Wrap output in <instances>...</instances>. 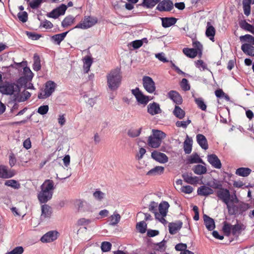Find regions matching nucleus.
Returning a JSON list of instances; mask_svg holds the SVG:
<instances>
[{
  "instance_id": "1",
  "label": "nucleus",
  "mask_w": 254,
  "mask_h": 254,
  "mask_svg": "<svg viewBox=\"0 0 254 254\" xmlns=\"http://www.w3.org/2000/svg\"><path fill=\"white\" fill-rule=\"evenodd\" d=\"M41 191L38 193L37 197L41 203H45L50 200L55 189L53 180H46L40 187Z\"/></svg>"
},
{
  "instance_id": "2",
  "label": "nucleus",
  "mask_w": 254,
  "mask_h": 254,
  "mask_svg": "<svg viewBox=\"0 0 254 254\" xmlns=\"http://www.w3.org/2000/svg\"><path fill=\"white\" fill-rule=\"evenodd\" d=\"M245 229L244 225L238 223L232 225L227 222H224L222 227L223 232L225 236H229L232 233V235L236 238H238L242 231Z\"/></svg>"
},
{
  "instance_id": "3",
  "label": "nucleus",
  "mask_w": 254,
  "mask_h": 254,
  "mask_svg": "<svg viewBox=\"0 0 254 254\" xmlns=\"http://www.w3.org/2000/svg\"><path fill=\"white\" fill-rule=\"evenodd\" d=\"M107 85L111 91H115L120 87L122 76L119 70H112L107 76Z\"/></svg>"
},
{
  "instance_id": "4",
  "label": "nucleus",
  "mask_w": 254,
  "mask_h": 254,
  "mask_svg": "<svg viewBox=\"0 0 254 254\" xmlns=\"http://www.w3.org/2000/svg\"><path fill=\"white\" fill-rule=\"evenodd\" d=\"M152 134L148 137L147 144L152 147H159L162 140L166 137V134L162 131L158 129H152Z\"/></svg>"
},
{
  "instance_id": "5",
  "label": "nucleus",
  "mask_w": 254,
  "mask_h": 254,
  "mask_svg": "<svg viewBox=\"0 0 254 254\" xmlns=\"http://www.w3.org/2000/svg\"><path fill=\"white\" fill-rule=\"evenodd\" d=\"M216 195L220 200H222L226 205V206L230 202L237 203L239 201L236 195H235L234 197L231 195L229 190L226 188H222L220 190L216 191Z\"/></svg>"
},
{
  "instance_id": "6",
  "label": "nucleus",
  "mask_w": 254,
  "mask_h": 254,
  "mask_svg": "<svg viewBox=\"0 0 254 254\" xmlns=\"http://www.w3.org/2000/svg\"><path fill=\"white\" fill-rule=\"evenodd\" d=\"M250 208L248 203L241 202L238 204L227 205V208L230 215H243L244 212Z\"/></svg>"
},
{
  "instance_id": "7",
  "label": "nucleus",
  "mask_w": 254,
  "mask_h": 254,
  "mask_svg": "<svg viewBox=\"0 0 254 254\" xmlns=\"http://www.w3.org/2000/svg\"><path fill=\"white\" fill-rule=\"evenodd\" d=\"M20 87L14 83L5 82L0 84V92L4 95H12L14 92L19 91Z\"/></svg>"
},
{
  "instance_id": "8",
  "label": "nucleus",
  "mask_w": 254,
  "mask_h": 254,
  "mask_svg": "<svg viewBox=\"0 0 254 254\" xmlns=\"http://www.w3.org/2000/svg\"><path fill=\"white\" fill-rule=\"evenodd\" d=\"M97 22L96 18H93L90 16H85L80 23L77 24L74 28H78L82 29H88Z\"/></svg>"
},
{
  "instance_id": "9",
  "label": "nucleus",
  "mask_w": 254,
  "mask_h": 254,
  "mask_svg": "<svg viewBox=\"0 0 254 254\" xmlns=\"http://www.w3.org/2000/svg\"><path fill=\"white\" fill-rule=\"evenodd\" d=\"M142 83L144 89L148 93H152L155 91V84L151 77L144 76L142 78Z\"/></svg>"
},
{
  "instance_id": "10",
  "label": "nucleus",
  "mask_w": 254,
  "mask_h": 254,
  "mask_svg": "<svg viewBox=\"0 0 254 254\" xmlns=\"http://www.w3.org/2000/svg\"><path fill=\"white\" fill-rule=\"evenodd\" d=\"M132 94L135 96L137 101L141 104L146 105L149 101V97L143 95L138 87L131 90Z\"/></svg>"
},
{
  "instance_id": "11",
  "label": "nucleus",
  "mask_w": 254,
  "mask_h": 254,
  "mask_svg": "<svg viewBox=\"0 0 254 254\" xmlns=\"http://www.w3.org/2000/svg\"><path fill=\"white\" fill-rule=\"evenodd\" d=\"M67 9V6L62 4L60 6L54 9L51 12L47 14L49 17L57 18L60 15H64Z\"/></svg>"
},
{
  "instance_id": "12",
  "label": "nucleus",
  "mask_w": 254,
  "mask_h": 254,
  "mask_svg": "<svg viewBox=\"0 0 254 254\" xmlns=\"http://www.w3.org/2000/svg\"><path fill=\"white\" fill-rule=\"evenodd\" d=\"M173 3L171 0H163L158 4L156 9L159 11H170L173 8Z\"/></svg>"
},
{
  "instance_id": "13",
  "label": "nucleus",
  "mask_w": 254,
  "mask_h": 254,
  "mask_svg": "<svg viewBox=\"0 0 254 254\" xmlns=\"http://www.w3.org/2000/svg\"><path fill=\"white\" fill-rule=\"evenodd\" d=\"M151 156L154 160L160 163H165L168 161L167 156L165 154L158 151H153L151 153Z\"/></svg>"
},
{
  "instance_id": "14",
  "label": "nucleus",
  "mask_w": 254,
  "mask_h": 254,
  "mask_svg": "<svg viewBox=\"0 0 254 254\" xmlns=\"http://www.w3.org/2000/svg\"><path fill=\"white\" fill-rule=\"evenodd\" d=\"M58 233L56 231H50L44 234L40 240L43 243L53 242L57 239Z\"/></svg>"
},
{
  "instance_id": "15",
  "label": "nucleus",
  "mask_w": 254,
  "mask_h": 254,
  "mask_svg": "<svg viewBox=\"0 0 254 254\" xmlns=\"http://www.w3.org/2000/svg\"><path fill=\"white\" fill-rule=\"evenodd\" d=\"M207 161L212 167L216 169H220L222 164L217 156L214 154L207 155Z\"/></svg>"
},
{
  "instance_id": "16",
  "label": "nucleus",
  "mask_w": 254,
  "mask_h": 254,
  "mask_svg": "<svg viewBox=\"0 0 254 254\" xmlns=\"http://www.w3.org/2000/svg\"><path fill=\"white\" fill-rule=\"evenodd\" d=\"M168 96L176 104L180 105L182 103L183 99L182 96L176 91L171 90L168 93Z\"/></svg>"
},
{
  "instance_id": "17",
  "label": "nucleus",
  "mask_w": 254,
  "mask_h": 254,
  "mask_svg": "<svg viewBox=\"0 0 254 254\" xmlns=\"http://www.w3.org/2000/svg\"><path fill=\"white\" fill-rule=\"evenodd\" d=\"M147 112L152 116L160 113L161 110L159 104L156 102L149 104L147 106Z\"/></svg>"
},
{
  "instance_id": "18",
  "label": "nucleus",
  "mask_w": 254,
  "mask_h": 254,
  "mask_svg": "<svg viewBox=\"0 0 254 254\" xmlns=\"http://www.w3.org/2000/svg\"><path fill=\"white\" fill-rule=\"evenodd\" d=\"M182 226L183 222L181 221L170 223L168 226L169 233L172 235L175 234L178 231L182 228Z\"/></svg>"
},
{
  "instance_id": "19",
  "label": "nucleus",
  "mask_w": 254,
  "mask_h": 254,
  "mask_svg": "<svg viewBox=\"0 0 254 254\" xmlns=\"http://www.w3.org/2000/svg\"><path fill=\"white\" fill-rule=\"evenodd\" d=\"M69 31L60 34H57L51 37V41L56 45H60L64 39Z\"/></svg>"
},
{
  "instance_id": "20",
  "label": "nucleus",
  "mask_w": 254,
  "mask_h": 254,
  "mask_svg": "<svg viewBox=\"0 0 254 254\" xmlns=\"http://www.w3.org/2000/svg\"><path fill=\"white\" fill-rule=\"evenodd\" d=\"M56 87V83L52 81H48L46 82L44 96L49 97L54 92Z\"/></svg>"
},
{
  "instance_id": "21",
  "label": "nucleus",
  "mask_w": 254,
  "mask_h": 254,
  "mask_svg": "<svg viewBox=\"0 0 254 254\" xmlns=\"http://www.w3.org/2000/svg\"><path fill=\"white\" fill-rule=\"evenodd\" d=\"M182 178L188 184L194 185L198 182V177L196 176L192 177L191 173H184L182 174Z\"/></svg>"
},
{
  "instance_id": "22",
  "label": "nucleus",
  "mask_w": 254,
  "mask_h": 254,
  "mask_svg": "<svg viewBox=\"0 0 254 254\" xmlns=\"http://www.w3.org/2000/svg\"><path fill=\"white\" fill-rule=\"evenodd\" d=\"M216 30L215 28L211 24L210 22L207 23L206 29L205 31L206 36L209 38L212 42L214 41V36Z\"/></svg>"
},
{
  "instance_id": "23",
  "label": "nucleus",
  "mask_w": 254,
  "mask_h": 254,
  "mask_svg": "<svg viewBox=\"0 0 254 254\" xmlns=\"http://www.w3.org/2000/svg\"><path fill=\"white\" fill-rule=\"evenodd\" d=\"M197 194L200 196H208V195L213 194V190L206 186H201L197 189Z\"/></svg>"
},
{
  "instance_id": "24",
  "label": "nucleus",
  "mask_w": 254,
  "mask_h": 254,
  "mask_svg": "<svg viewBox=\"0 0 254 254\" xmlns=\"http://www.w3.org/2000/svg\"><path fill=\"white\" fill-rule=\"evenodd\" d=\"M42 213L41 219L49 218L52 213V208L47 204H43L41 207Z\"/></svg>"
},
{
  "instance_id": "25",
  "label": "nucleus",
  "mask_w": 254,
  "mask_h": 254,
  "mask_svg": "<svg viewBox=\"0 0 254 254\" xmlns=\"http://www.w3.org/2000/svg\"><path fill=\"white\" fill-rule=\"evenodd\" d=\"M203 217L204 223L206 228L209 231H212L215 228L214 220L206 214H203Z\"/></svg>"
},
{
  "instance_id": "26",
  "label": "nucleus",
  "mask_w": 254,
  "mask_h": 254,
  "mask_svg": "<svg viewBox=\"0 0 254 254\" xmlns=\"http://www.w3.org/2000/svg\"><path fill=\"white\" fill-rule=\"evenodd\" d=\"M164 170V167L157 166L148 171L146 173V175L150 176L161 175L163 174Z\"/></svg>"
},
{
  "instance_id": "27",
  "label": "nucleus",
  "mask_w": 254,
  "mask_h": 254,
  "mask_svg": "<svg viewBox=\"0 0 254 254\" xmlns=\"http://www.w3.org/2000/svg\"><path fill=\"white\" fill-rule=\"evenodd\" d=\"M196 140L198 144L203 149L206 150L208 148L207 140L204 135L198 134L196 135Z\"/></svg>"
},
{
  "instance_id": "28",
  "label": "nucleus",
  "mask_w": 254,
  "mask_h": 254,
  "mask_svg": "<svg viewBox=\"0 0 254 254\" xmlns=\"http://www.w3.org/2000/svg\"><path fill=\"white\" fill-rule=\"evenodd\" d=\"M162 25L164 28L169 27L174 25L177 20L175 17H163L161 18Z\"/></svg>"
},
{
  "instance_id": "29",
  "label": "nucleus",
  "mask_w": 254,
  "mask_h": 254,
  "mask_svg": "<svg viewBox=\"0 0 254 254\" xmlns=\"http://www.w3.org/2000/svg\"><path fill=\"white\" fill-rule=\"evenodd\" d=\"M241 49L245 54L254 56V47L252 45L247 43L243 44L241 46Z\"/></svg>"
},
{
  "instance_id": "30",
  "label": "nucleus",
  "mask_w": 254,
  "mask_h": 254,
  "mask_svg": "<svg viewBox=\"0 0 254 254\" xmlns=\"http://www.w3.org/2000/svg\"><path fill=\"white\" fill-rule=\"evenodd\" d=\"M169 207V204L167 201H164L161 202L158 206L159 213H160L163 216H166L167 215L168 208Z\"/></svg>"
},
{
  "instance_id": "31",
  "label": "nucleus",
  "mask_w": 254,
  "mask_h": 254,
  "mask_svg": "<svg viewBox=\"0 0 254 254\" xmlns=\"http://www.w3.org/2000/svg\"><path fill=\"white\" fill-rule=\"evenodd\" d=\"M93 63L92 58L88 56H86L83 59V69L85 73H88Z\"/></svg>"
},
{
  "instance_id": "32",
  "label": "nucleus",
  "mask_w": 254,
  "mask_h": 254,
  "mask_svg": "<svg viewBox=\"0 0 254 254\" xmlns=\"http://www.w3.org/2000/svg\"><path fill=\"white\" fill-rule=\"evenodd\" d=\"M183 52L187 57L190 58H194L197 54L198 55V51L193 48H185L183 49Z\"/></svg>"
},
{
  "instance_id": "33",
  "label": "nucleus",
  "mask_w": 254,
  "mask_h": 254,
  "mask_svg": "<svg viewBox=\"0 0 254 254\" xmlns=\"http://www.w3.org/2000/svg\"><path fill=\"white\" fill-rule=\"evenodd\" d=\"M33 69L34 71H38L41 68V60L39 56L35 54L33 57Z\"/></svg>"
},
{
  "instance_id": "34",
  "label": "nucleus",
  "mask_w": 254,
  "mask_h": 254,
  "mask_svg": "<svg viewBox=\"0 0 254 254\" xmlns=\"http://www.w3.org/2000/svg\"><path fill=\"white\" fill-rule=\"evenodd\" d=\"M158 3V0H143L142 2L138 5L143 6L146 8H152Z\"/></svg>"
},
{
  "instance_id": "35",
  "label": "nucleus",
  "mask_w": 254,
  "mask_h": 254,
  "mask_svg": "<svg viewBox=\"0 0 254 254\" xmlns=\"http://www.w3.org/2000/svg\"><path fill=\"white\" fill-rule=\"evenodd\" d=\"M239 25L241 28L254 34V26L248 23L246 20H242L240 22Z\"/></svg>"
},
{
  "instance_id": "36",
  "label": "nucleus",
  "mask_w": 254,
  "mask_h": 254,
  "mask_svg": "<svg viewBox=\"0 0 254 254\" xmlns=\"http://www.w3.org/2000/svg\"><path fill=\"white\" fill-rule=\"evenodd\" d=\"M75 205L79 212L85 211L88 206V204L86 201L80 199L76 201Z\"/></svg>"
},
{
  "instance_id": "37",
  "label": "nucleus",
  "mask_w": 254,
  "mask_h": 254,
  "mask_svg": "<svg viewBox=\"0 0 254 254\" xmlns=\"http://www.w3.org/2000/svg\"><path fill=\"white\" fill-rule=\"evenodd\" d=\"M251 172V169L249 168L241 167L236 170L235 173L238 176L245 177L248 176Z\"/></svg>"
},
{
  "instance_id": "38",
  "label": "nucleus",
  "mask_w": 254,
  "mask_h": 254,
  "mask_svg": "<svg viewBox=\"0 0 254 254\" xmlns=\"http://www.w3.org/2000/svg\"><path fill=\"white\" fill-rule=\"evenodd\" d=\"M192 140L187 135V139L184 141V150L186 154H190L192 150Z\"/></svg>"
},
{
  "instance_id": "39",
  "label": "nucleus",
  "mask_w": 254,
  "mask_h": 254,
  "mask_svg": "<svg viewBox=\"0 0 254 254\" xmlns=\"http://www.w3.org/2000/svg\"><path fill=\"white\" fill-rule=\"evenodd\" d=\"M13 176V174L8 172L5 166L2 165L0 166V178L7 179L11 178Z\"/></svg>"
},
{
  "instance_id": "40",
  "label": "nucleus",
  "mask_w": 254,
  "mask_h": 254,
  "mask_svg": "<svg viewBox=\"0 0 254 254\" xmlns=\"http://www.w3.org/2000/svg\"><path fill=\"white\" fill-rule=\"evenodd\" d=\"M188 161L189 163H202L204 164L203 160L199 157L197 153H195L192 154L188 159Z\"/></svg>"
},
{
  "instance_id": "41",
  "label": "nucleus",
  "mask_w": 254,
  "mask_h": 254,
  "mask_svg": "<svg viewBox=\"0 0 254 254\" xmlns=\"http://www.w3.org/2000/svg\"><path fill=\"white\" fill-rule=\"evenodd\" d=\"M192 170L195 174L202 175L206 173L207 169L205 166L198 164L195 165L193 167Z\"/></svg>"
},
{
  "instance_id": "42",
  "label": "nucleus",
  "mask_w": 254,
  "mask_h": 254,
  "mask_svg": "<svg viewBox=\"0 0 254 254\" xmlns=\"http://www.w3.org/2000/svg\"><path fill=\"white\" fill-rule=\"evenodd\" d=\"M121 216L116 211L109 217L110 225L112 226L116 225L120 221Z\"/></svg>"
},
{
  "instance_id": "43",
  "label": "nucleus",
  "mask_w": 254,
  "mask_h": 254,
  "mask_svg": "<svg viewBox=\"0 0 254 254\" xmlns=\"http://www.w3.org/2000/svg\"><path fill=\"white\" fill-rule=\"evenodd\" d=\"M74 20L75 18L73 16H67L62 22V26L65 28L70 26L74 22Z\"/></svg>"
},
{
  "instance_id": "44",
  "label": "nucleus",
  "mask_w": 254,
  "mask_h": 254,
  "mask_svg": "<svg viewBox=\"0 0 254 254\" xmlns=\"http://www.w3.org/2000/svg\"><path fill=\"white\" fill-rule=\"evenodd\" d=\"M173 114L176 117L180 119H183L185 116V111L178 106H175Z\"/></svg>"
},
{
  "instance_id": "45",
  "label": "nucleus",
  "mask_w": 254,
  "mask_h": 254,
  "mask_svg": "<svg viewBox=\"0 0 254 254\" xmlns=\"http://www.w3.org/2000/svg\"><path fill=\"white\" fill-rule=\"evenodd\" d=\"M23 72L24 77L23 78L24 80H26L27 81H30L32 80L33 77V73L28 67H25L23 68Z\"/></svg>"
},
{
  "instance_id": "46",
  "label": "nucleus",
  "mask_w": 254,
  "mask_h": 254,
  "mask_svg": "<svg viewBox=\"0 0 254 254\" xmlns=\"http://www.w3.org/2000/svg\"><path fill=\"white\" fill-rule=\"evenodd\" d=\"M4 185L10 187L14 189H18L20 188V184L16 180H8L5 182Z\"/></svg>"
},
{
  "instance_id": "47",
  "label": "nucleus",
  "mask_w": 254,
  "mask_h": 254,
  "mask_svg": "<svg viewBox=\"0 0 254 254\" xmlns=\"http://www.w3.org/2000/svg\"><path fill=\"white\" fill-rule=\"evenodd\" d=\"M240 40L241 42H247L248 44L254 45V37L250 34L240 36Z\"/></svg>"
},
{
  "instance_id": "48",
  "label": "nucleus",
  "mask_w": 254,
  "mask_h": 254,
  "mask_svg": "<svg viewBox=\"0 0 254 254\" xmlns=\"http://www.w3.org/2000/svg\"><path fill=\"white\" fill-rule=\"evenodd\" d=\"M142 130V127H140L138 129L130 128L127 131V135L132 138H135L139 136Z\"/></svg>"
},
{
  "instance_id": "49",
  "label": "nucleus",
  "mask_w": 254,
  "mask_h": 254,
  "mask_svg": "<svg viewBox=\"0 0 254 254\" xmlns=\"http://www.w3.org/2000/svg\"><path fill=\"white\" fill-rule=\"evenodd\" d=\"M30 96V93L26 90H24L22 92L20 96L17 97V101L19 102H24L27 100Z\"/></svg>"
},
{
  "instance_id": "50",
  "label": "nucleus",
  "mask_w": 254,
  "mask_h": 254,
  "mask_svg": "<svg viewBox=\"0 0 254 254\" xmlns=\"http://www.w3.org/2000/svg\"><path fill=\"white\" fill-rule=\"evenodd\" d=\"M136 228L140 233L143 234L146 231L147 224L144 221H140L136 224Z\"/></svg>"
},
{
  "instance_id": "51",
  "label": "nucleus",
  "mask_w": 254,
  "mask_h": 254,
  "mask_svg": "<svg viewBox=\"0 0 254 254\" xmlns=\"http://www.w3.org/2000/svg\"><path fill=\"white\" fill-rule=\"evenodd\" d=\"M192 46L194 47L193 49H196L198 51V57L200 58L202 54V45L199 41H196L193 42Z\"/></svg>"
},
{
  "instance_id": "52",
  "label": "nucleus",
  "mask_w": 254,
  "mask_h": 254,
  "mask_svg": "<svg viewBox=\"0 0 254 254\" xmlns=\"http://www.w3.org/2000/svg\"><path fill=\"white\" fill-rule=\"evenodd\" d=\"M194 101L199 109L202 111L206 110V105L202 98H196L194 99Z\"/></svg>"
},
{
  "instance_id": "53",
  "label": "nucleus",
  "mask_w": 254,
  "mask_h": 254,
  "mask_svg": "<svg viewBox=\"0 0 254 254\" xmlns=\"http://www.w3.org/2000/svg\"><path fill=\"white\" fill-rule=\"evenodd\" d=\"M43 1V0H33L29 2L28 5L32 9H37L41 6Z\"/></svg>"
},
{
  "instance_id": "54",
  "label": "nucleus",
  "mask_w": 254,
  "mask_h": 254,
  "mask_svg": "<svg viewBox=\"0 0 254 254\" xmlns=\"http://www.w3.org/2000/svg\"><path fill=\"white\" fill-rule=\"evenodd\" d=\"M93 195L95 199L101 201L104 198L105 194L100 190H97L93 193Z\"/></svg>"
},
{
  "instance_id": "55",
  "label": "nucleus",
  "mask_w": 254,
  "mask_h": 254,
  "mask_svg": "<svg viewBox=\"0 0 254 254\" xmlns=\"http://www.w3.org/2000/svg\"><path fill=\"white\" fill-rule=\"evenodd\" d=\"M112 244L109 242H103L101 244V248L103 252H107L111 250Z\"/></svg>"
},
{
  "instance_id": "56",
  "label": "nucleus",
  "mask_w": 254,
  "mask_h": 254,
  "mask_svg": "<svg viewBox=\"0 0 254 254\" xmlns=\"http://www.w3.org/2000/svg\"><path fill=\"white\" fill-rule=\"evenodd\" d=\"M17 17L23 23L26 22L28 20V14L26 11L19 12L17 14Z\"/></svg>"
},
{
  "instance_id": "57",
  "label": "nucleus",
  "mask_w": 254,
  "mask_h": 254,
  "mask_svg": "<svg viewBox=\"0 0 254 254\" xmlns=\"http://www.w3.org/2000/svg\"><path fill=\"white\" fill-rule=\"evenodd\" d=\"M23 252V248L21 246H18L15 247L12 251L8 252L5 254H22Z\"/></svg>"
},
{
  "instance_id": "58",
  "label": "nucleus",
  "mask_w": 254,
  "mask_h": 254,
  "mask_svg": "<svg viewBox=\"0 0 254 254\" xmlns=\"http://www.w3.org/2000/svg\"><path fill=\"white\" fill-rule=\"evenodd\" d=\"M195 64L196 67L198 68L200 70H201V68L202 70L207 69V65L202 60H197L195 62Z\"/></svg>"
},
{
  "instance_id": "59",
  "label": "nucleus",
  "mask_w": 254,
  "mask_h": 254,
  "mask_svg": "<svg viewBox=\"0 0 254 254\" xmlns=\"http://www.w3.org/2000/svg\"><path fill=\"white\" fill-rule=\"evenodd\" d=\"M181 87L184 91H188L190 89V85L188 80L186 78H183L181 82Z\"/></svg>"
},
{
  "instance_id": "60",
  "label": "nucleus",
  "mask_w": 254,
  "mask_h": 254,
  "mask_svg": "<svg viewBox=\"0 0 254 254\" xmlns=\"http://www.w3.org/2000/svg\"><path fill=\"white\" fill-rule=\"evenodd\" d=\"M157 207H158V204L157 203L155 202L154 201H152L150 202L149 206V210L150 211L154 213V215L156 213H158L157 211Z\"/></svg>"
},
{
  "instance_id": "61",
  "label": "nucleus",
  "mask_w": 254,
  "mask_h": 254,
  "mask_svg": "<svg viewBox=\"0 0 254 254\" xmlns=\"http://www.w3.org/2000/svg\"><path fill=\"white\" fill-rule=\"evenodd\" d=\"M48 111L49 106L48 105H43L38 108L37 112L42 115H44L46 114Z\"/></svg>"
},
{
  "instance_id": "62",
  "label": "nucleus",
  "mask_w": 254,
  "mask_h": 254,
  "mask_svg": "<svg viewBox=\"0 0 254 254\" xmlns=\"http://www.w3.org/2000/svg\"><path fill=\"white\" fill-rule=\"evenodd\" d=\"M130 45L134 49H137L142 46L143 41L140 40H135L132 41Z\"/></svg>"
},
{
  "instance_id": "63",
  "label": "nucleus",
  "mask_w": 254,
  "mask_h": 254,
  "mask_svg": "<svg viewBox=\"0 0 254 254\" xmlns=\"http://www.w3.org/2000/svg\"><path fill=\"white\" fill-rule=\"evenodd\" d=\"M27 35L33 40H37L41 37V35L31 32H27Z\"/></svg>"
},
{
  "instance_id": "64",
  "label": "nucleus",
  "mask_w": 254,
  "mask_h": 254,
  "mask_svg": "<svg viewBox=\"0 0 254 254\" xmlns=\"http://www.w3.org/2000/svg\"><path fill=\"white\" fill-rule=\"evenodd\" d=\"M187 246L186 244L179 243L176 245L175 249L177 251H181V252L187 250Z\"/></svg>"
}]
</instances>
